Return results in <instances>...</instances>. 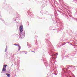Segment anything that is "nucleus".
I'll return each mask as SVG.
<instances>
[{"instance_id": "f257e3e1", "label": "nucleus", "mask_w": 77, "mask_h": 77, "mask_svg": "<svg viewBox=\"0 0 77 77\" xmlns=\"http://www.w3.org/2000/svg\"><path fill=\"white\" fill-rule=\"evenodd\" d=\"M20 32H22L23 31V25H20Z\"/></svg>"}, {"instance_id": "f03ea898", "label": "nucleus", "mask_w": 77, "mask_h": 77, "mask_svg": "<svg viewBox=\"0 0 77 77\" xmlns=\"http://www.w3.org/2000/svg\"><path fill=\"white\" fill-rule=\"evenodd\" d=\"M20 37H21V38H22V39L23 38H24V35L23 34H21V35L20 34Z\"/></svg>"}, {"instance_id": "7ed1b4c3", "label": "nucleus", "mask_w": 77, "mask_h": 77, "mask_svg": "<svg viewBox=\"0 0 77 77\" xmlns=\"http://www.w3.org/2000/svg\"><path fill=\"white\" fill-rule=\"evenodd\" d=\"M6 68H4V67L3 68L2 70V71H6Z\"/></svg>"}, {"instance_id": "20e7f679", "label": "nucleus", "mask_w": 77, "mask_h": 77, "mask_svg": "<svg viewBox=\"0 0 77 77\" xmlns=\"http://www.w3.org/2000/svg\"><path fill=\"white\" fill-rule=\"evenodd\" d=\"M6 75H7L8 77H10L11 76V75H10V74H8V73H6Z\"/></svg>"}, {"instance_id": "39448f33", "label": "nucleus", "mask_w": 77, "mask_h": 77, "mask_svg": "<svg viewBox=\"0 0 77 77\" xmlns=\"http://www.w3.org/2000/svg\"><path fill=\"white\" fill-rule=\"evenodd\" d=\"M18 47H19V49H18V50L19 51H20V49L21 48V46L19 45Z\"/></svg>"}, {"instance_id": "423d86ee", "label": "nucleus", "mask_w": 77, "mask_h": 77, "mask_svg": "<svg viewBox=\"0 0 77 77\" xmlns=\"http://www.w3.org/2000/svg\"><path fill=\"white\" fill-rule=\"evenodd\" d=\"M8 66V65H4V67L6 68V66Z\"/></svg>"}, {"instance_id": "0eeeda50", "label": "nucleus", "mask_w": 77, "mask_h": 77, "mask_svg": "<svg viewBox=\"0 0 77 77\" xmlns=\"http://www.w3.org/2000/svg\"><path fill=\"white\" fill-rule=\"evenodd\" d=\"M14 45H16V46H18L20 45H17V44H14Z\"/></svg>"}, {"instance_id": "6e6552de", "label": "nucleus", "mask_w": 77, "mask_h": 77, "mask_svg": "<svg viewBox=\"0 0 77 77\" xmlns=\"http://www.w3.org/2000/svg\"><path fill=\"white\" fill-rule=\"evenodd\" d=\"M6 51H7V50L6 49V50H5V52H6Z\"/></svg>"}, {"instance_id": "1a4fd4ad", "label": "nucleus", "mask_w": 77, "mask_h": 77, "mask_svg": "<svg viewBox=\"0 0 77 77\" xmlns=\"http://www.w3.org/2000/svg\"><path fill=\"white\" fill-rule=\"evenodd\" d=\"M32 52H34V51H31Z\"/></svg>"}, {"instance_id": "9d476101", "label": "nucleus", "mask_w": 77, "mask_h": 77, "mask_svg": "<svg viewBox=\"0 0 77 77\" xmlns=\"http://www.w3.org/2000/svg\"><path fill=\"white\" fill-rule=\"evenodd\" d=\"M70 77H71V76H70Z\"/></svg>"}]
</instances>
